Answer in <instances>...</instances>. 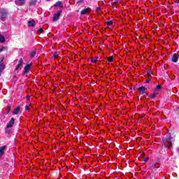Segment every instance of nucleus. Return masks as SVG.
I'll list each match as a JSON object with an SVG mask.
<instances>
[{"instance_id":"1","label":"nucleus","mask_w":179,"mask_h":179,"mask_svg":"<svg viewBox=\"0 0 179 179\" xmlns=\"http://www.w3.org/2000/svg\"><path fill=\"white\" fill-rule=\"evenodd\" d=\"M8 15H9V11L8 10L3 8L0 10V20L1 22H5L8 19Z\"/></svg>"},{"instance_id":"2","label":"nucleus","mask_w":179,"mask_h":179,"mask_svg":"<svg viewBox=\"0 0 179 179\" xmlns=\"http://www.w3.org/2000/svg\"><path fill=\"white\" fill-rule=\"evenodd\" d=\"M62 13V10H59L56 13H55L52 17L53 22H57V20H59V17Z\"/></svg>"},{"instance_id":"3","label":"nucleus","mask_w":179,"mask_h":179,"mask_svg":"<svg viewBox=\"0 0 179 179\" xmlns=\"http://www.w3.org/2000/svg\"><path fill=\"white\" fill-rule=\"evenodd\" d=\"M146 90H148V88L144 86L137 88V92H139L140 94H145V93H146Z\"/></svg>"},{"instance_id":"4","label":"nucleus","mask_w":179,"mask_h":179,"mask_svg":"<svg viewBox=\"0 0 179 179\" xmlns=\"http://www.w3.org/2000/svg\"><path fill=\"white\" fill-rule=\"evenodd\" d=\"M168 3L172 5L171 8H177V6H179V1H168Z\"/></svg>"},{"instance_id":"5","label":"nucleus","mask_w":179,"mask_h":179,"mask_svg":"<svg viewBox=\"0 0 179 179\" xmlns=\"http://www.w3.org/2000/svg\"><path fill=\"white\" fill-rule=\"evenodd\" d=\"M31 64H27L24 67V71H23V73L24 75H26V73L30 72V68H31Z\"/></svg>"},{"instance_id":"6","label":"nucleus","mask_w":179,"mask_h":179,"mask_svg":"<svg viewBox=\"0 0 179 179\" xmlns=\"http://www.w3.org/2000/svg\"><path fill=\"white\" fill-rule=\"evenodd\" d=\"M13 125H15V118L12 117L10 120L8 122V123L7 124L6 128L8 129L12 128Z\"/></svg>"},{"instance_id":"7","label":"nucleus","mask_w":179,"mask_h":179,"mask_svg":"<svg viewBox=\"0 0 179 179\" xmlns=\"http://www.w3.org/2000/svg\"><path fill=\"white\" fill-rule=\"evenodd\" d=\"M90 10H92V8H90V7H88L87 8H83L80 11V15H87V13H89V12H90Z\"/></svg>"},{"instance_id":"8","label":"nucleus","mask_w":179,"mask_h":179,"mask_svg":"<svg viewBox=\"0 0 179 179\" xmlns=\"http://www.w3.org/2000/svg\"><path fill=\"white\" fill-rule=\"evenodd\" d=\"M5 149H6V145H3L0 147V158L5 155Z\"/></svg>"},{"instance_id":"9","label":"nucleus","mask_w":179,"mask_h":179,"mask_svg":"<svg viewBox=\"0 0 179 179\" xmlns=\"http://www.w3.org/2000/svg\"><path fill=\"white\" fill-rule=\"evenodd\" d=\"M55 8L59 7L61 9H64V6L62 5V1H57L56 3L53 5Z\"/></svg>"},{"instance_id":"10","label":"nucleus","mask_w":179,"mask_h":179,"mask_svg":"<svg viewBox=\"0 0 179 179\" xmlns=\"http://www.w3.org/2000/svg\"><path fill=\"white\" fill-rule=\"evenodd\" d=\"M22 64H23V58H20V59L19 60L18 64L17 65V66L15 69V71H18V69L20 68V66H22Z\"/></svg>"},{"instance_id":"11","label":"nucleus","mask_w":179,"mask_h":179,"mask_svg":"<svg viewBox=\"0 0 179 179\" xmlns=\"http://www.w3.org/2000/svg\"><path fill=\"white\" fill-rule=\"evenodd\" d=\"M172 62H178V55L177 53H174L172 57Z\"/></svg>"},{"instance_id":"12","label":"nucleus","mask_w":179,"mask_h":179,"mask_svg":"<svg viewBox=\"0 0 179 179\" xmlns=\"http://www.w3.org/2000/svg\"><path fill=\"white\" fill-rule=\"evenodd\" d=\"M19 113H20V106H17L16 108H15L13 114V115H17Z\"/></svg>"},{"instance_id":"13","label":"nucleus","mask_w":179,"mask_h":179,"mask_svg":"<svg viewBox=\"0 0 179 179\" xmlns=\"http://www.w3.org/2000/svg\"><path fill=\"white\" fill-rule=\"evenodd\" d=\"M3 59L0 62V76L2 74V72L4 69V66H3Z\"/></svg>"},{"instance_id":"14","label":"nucleus","mask_w":179,"mask_h":179,"mask_svg":"<svg viewBox=\"0 0 179 179\" xmlns=\"http://www.w3.org/2000/svg\"><path fill=\"white\" fill-rule=\"evenodd\" d=\"M28 26L31 27H34V26H36V21H34V20H32L31 21H28Z\"/></svg>"},{"instance_id":"15","label":"nucleus","mask_w":179,"mask_h":179,"mask_svg":"<svg viewBox=\"0 0 179 179\" xmlns=\"http://www.w3.org/2000/svg\"><path fill=\"white\" fill-rule=\"evenodd\" d=\"M150 169L152 171H156V169H157V166H156V164L152 163V164H151Z\"/></svg>"},{"instance_id":"16","label":"nucleus","mask_w":179,"mask_h":179,"mask_svg":"<svg viewBox=\"0 0 179 179\" xmlns=\"http://www.w3.org/2000/svg\"><path fill=\"white\" fill-rule=\"evenodd\" d=\"M10 110H12V106L10 105L7 106V110L6 111V113H3V115H5V114H9Z\"/></svg>"},{"instance_id":"17","label":"nucleus","mask_w":179,"mask_h":179,"mask_svg":"<svg viewBox=\"0 0 179 179\" xmlns=\"http://www.w3.org/2000/svg\"><path fill=\"white\" fill-rule=\"evenodd\" d=\"M157 94H159V92L155 91L154 93L152 94H150L149 96L150 99H155L156 97V96H157Z\"/></svg>"},{"instance_id":"18","label":"nucleus","mask_w":179,"mask_h":179,"mask_svg":"<svg viewBox=\"0 0 179 179\" xmlns=\"http://www.w3.org/2000/svg\"><path fill=\"white\" fill-rule=\"evenodd\" d=\"M109 6H115V8H117L118 6V1H115V2H112V3H109L108 4Z\"/></svg>"},{"instance_id":"19","label":"nucleus","mask_w":179,"mask_h":179,"mask_svg":"<svg viewBox=\"0 0 179 179\" xmlns=\"http://www.w3.org/2000/svg\"><path fill=\"white\" fill-rule=\"evenodd\" d=\"M15 3L16 5H20V6H23L24 5V1H17Z\"/></svg>"},{"instance_id":"20","label":"nucleus","mask_w":179,"mask_h":179,"mask_svg":"<svg viewBox=\"0 0 179 179\" xmlns=\"http://www.w3.org/2000/svg\"><path fill=\"white\" fill-rule=\"evenodd\" d=\"M98 59H99V57H92L91 58L92 64H96V62H97Z\"/></svg>"},{"instance_id":"21","label":"nucleus","mask_w":179,"mask_h":179,"mask_svg":"<svg viewBox=\"0 0 179 179\" xmlns=\"http://www.w3.org/2000/svg\"><path fill=\"white\" fill-rule=\"evenodd\" d=\"M59 57V52L56 51L53 53V58H58Z\"/></svg>"},{"instance_id":"22","label":"nucleus","mask_w":179,"mask_h":179,"mask_svg":"<svg viewBox=\"0 0 179 179\" xmlns=\"http://www.w3.org/2000/svg\"><path fill=\"white\" fill-rule=\"evenodd\" d=\"M155 90V92H159L162 90V85H157Z\"/></svg>"},{"instance_id":"23","label":"nucleus","mask_w":179,"mask_h":179,"mask_svg":"<svg viewBox=\"0 0 179 179\" xmlns=\"http://www.w3.org/2000/svg\"><path fill=\"white\" fill-rule=\"evenodd\" d=\"M36 54H37V52H36V51L31 52L30 57L31 58H34V57H36Z\"/></svg>"},{"instance_id":"24","label":"nucleus","mask_w":179,"mask_h":179,"mask_svg":"<svg viewBox=\"0 0 179 179\" xmlns=\"http://www.w3.org/2000/svg\"><path fill=\"white\" fill-rule=\"evenodd\" d=\"M106 23L107 26H113L114 22H113L112 20H110V21L106 22Z\"/></svg>"},{"instance_id":"25","label":"nucleus","mask_w":179,"mask_h":179,"mask_svg":"<svg viewBox=\"0 0 179 179\" xmlns=\"http://www.w3.org/2000/svg\"><path fill=\"white\" fill-rule=\"evenodd\" d=\"M0 43H5V36H0Z\"/></svg>"},{"instance_id":"26","label":"nucleus","mask_w":179,"mask_h":179,"mask_svg":"<svg viewBox=\"0 0 179 179\" xmlns=\"http://www.w3.org/2000/svg\"><path fill=\"white\" fill-rule=\"evenodd\" d=\"M36 3H37L36 1H30L29 3V6H33V5H36Z\"/></svg>"},{"instance_id":"27","label":"nucleus","mask_w":179,"mask_h":179,"mask_svg":"<svg viewBox=\"0 0 179 179\" xmlns=\"http://www.w3.org/2000/svg\"><path fill=\"white\" fill-rule=\"evenodd\" d=\"M108 61L109 62H113V61H114V57L110 56L109 57H108Z\"/></svg>"},{"instance_id":"28","label":"nucleus","mask_w":179,"mask_h":179,"mask_svg":"<svg viewBox=\"0 0 179 179\" xmlns=\"http://www.w3.org/2000/svg\"><path fill=\"white\" fill-rule=\"evenodd\" d=\"M95 12L99 13V12H101V8L100 7H96Z\"/></svg>"},{"instance_id":"29","label":"nucleus","mask_w":179,"mask_h":179,"mask_svg":"<svg viewBox=\"0 0 179 179\" xmlns=\"http://www.w3.org/2000/svg\"><path fill=\"white\" fill-rule=\"evenodd\" d=\"M43 31H44V30L43 29V28H40L38 30V33L39 34H41V33H43Z\"/></svg>"},{"instance_id":"30","label":"nucleus","mask_w":179,"mask_h":179,"mask_svg":"<svg viewBox=\"0 0 179 179\" xmlns=\"http://www.w3.org/2000/svg\"><path fill=\"white\" fill-rule=\"evenodd\" d=\"M166 142H168V143H171V138H166Z\"/></svg>"},{"instance_id":"31","label":"nucleus","mask_w":179,"mask_h":179,"mask_svg":"<svg viewBox=\"0 0 179 179\" xmlns=\"http://www.w3.org/2000/svg\"><path fill=\"white\" fill-rule=\"evenodd\" d=\"M152 71H147V75H148V76H150V75H152Z\"/></svg>"},{"instance_id":"32","label":"nucleus","mask_w":179,"mask_h":179,"mask_svg":"<svg viewBox=\"0 0 179 179\" xmlns=\"http://www.w3.org/2000/svg\"><path fill=\"white\" fill-rule=\"evenodd\" d=\"M171 148H173V143H169L168 149H171Z\"/></svg>"},{"instance_id":"33","label":"nucleus","mask_w":179,"mask_h":179,"mask_svg":"<svg viewBox=\"0 0 179 179\" xmlns=\"http://www.w3.org/2000/svg\"><path fill=\"white\" fill-rule=\"evenodd\" d=\"M152 81V79L148 78V80L145 81V83H150Z\"/></svg>"},{"instance_id":"34","label":"nucleus","mask_w":179,"mask_h":179,"mask_svg":"<svg viewBox=\"0 0 179 179\" xmlns=\"http://www.w3.org/2000/svg\"><path fill=\"white\" fill-rule=\"evenodd\" d=\"M25 110H27V111H29L30 110V107L29 106H26Z\"/></svg>"},{"instance_id":"35","label":"nucleus","mask_w":179,"mask_h":179,"mask_svg":"<svg viewBox=\"0 0 179 179\" xmlns=\"http://www.w3.org/2000/svg\"><path fill=\"white\" fill-rule=\"evenodd\" d=\"M1 50H2L3 51H5V50H8V47H2V48H1Z\"/></svg>"},{"instance_id":"36","label":"nucleus","mask_w":179,"mask_h":179,"mask_svg":"<svg viewBox=\"0 0 179 179\" xmlns=\"http://www.w3.org/2000/svg\"><path fill=\"white\" fill-rule=\"evenodd\" d=\"M145 155H146V154H145V152H142V153L141 154V157H145Z\"/></svg>"},{"instance_id":"37","label":"nucleus","mask_w":179,"mask_h":179,"mask_svg":"<svg viewBox=\"0 0 179 179\" xmlns=\"http://www.w3.org/2000/svg\"><path fill=\"white\" fill-rule=\"evenodd\" d=\"M148 160H149V157H146L144 159V162L146 163V162H148Z\"/></svg>"},{"instance_id":"38","label":"nucleus","mask_w":179,"mask_h":179,"mask_svg":"<svg viewBox=\"0 0 179 179\" xmlns=\"http://www.w3.org/2000/svg\"><path fill=\"white\" fill-rule=\"evenodd\" d=\"M27 100L29 101V100H30V96L29 95H27Z\"/></svg>"},{"instance_id":"39","label":"nucleus","mask_w":179,"mask_h":179,"mask_svg":"<svg viewBox=\"0 0 179 179\" xmlns=\"http://www.w3.org/2000/svg\"><path fill=\"white\" fill-rule=\"evenodd\" d=\"M78 3L79 4V3H82V1H78Z\"/></svg>"},{"instance_id":"40","label":"nucleus","mask_w":179,"mask_h":179,"mask_svg":"<svg viewBox=\"0 0 179 179\" xmlns=\"http://www.w3.org/2000/svg\"><path fill=\"white\" fill-rule=\"evenodd\" d=\"M2 51H3V50H2V48L0 49V53L2 52Z\"/></svg>"},{"instance_id":"41","label":"nucleus","mask_w":179,"mask_h":179,"mask_svg":"<svg viewBox=\"0 0 179 179\" xmlns=\"http://www.w3.org/2000/svg\"><path fill=\"white\" fill-rule=\"evenodd\" d=\"M57 174H60L59 172H57Z\"/></svg>"},{"instance_id":"42","label":"nucleus","mask_w":179,"mask_h":179,"mask_svg":"<svg viewBox=\"0 0 179 179\" xmlns=\"http://www.w3.org/2000/svg\"><path fill=\"white\" fill-rule=\"evenodd\" d=\"M19 1H23V0H19Z\"/></svg>"}]
</instances>
